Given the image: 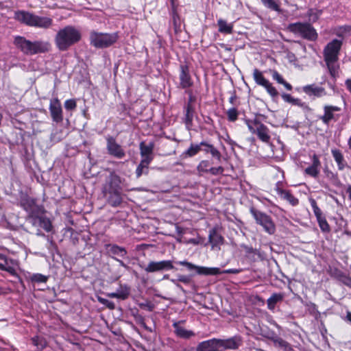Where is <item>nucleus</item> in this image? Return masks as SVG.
<instances>
[{"mask_svg":"<svg viewBox=\"0 0 351 351\" xmlns=\"http://www.w3.org/2000/svg\"><path fill=\"white\" fill-rule=\"evenodd\" d=\"M81 30L73 25H66L58 30L55 36L57 48L62 51L68 50L82 39Z\"/></svg>","mask_w":351,"mask_h":351,"instance_id":"obj_1","label":"nucleus"},{"mask_svg":"<svg viewBox=\"0 0 351 351\" xmlns=\"http://www.w3.org/2000/svg\"><path fill=\"white\" fill-rule=\"evenodd\" d=\"M14 44L24 54L32 56L45 53L50 49V44L43 40L30 41L23 36H16Z\"/></svg>","mask_w":351,"mask_h":351,"instance_id":"obj_2","label":"nucleus"},{"mask_svg":"<svg viewBox=\"0 0 351 351\" xmlns=\"http://www.w3.org/2000/svg\"><path fill=\"white\" fill-rule=\"evenodd\" d=\"M119 38L117 32L108 34L93 30L89 34L90 44L97 49L107 48L115 43Z\"/></svg>","mask_w":351,"mask_h":351,"instance_id":"obj_3","label":"nucleus"},{"mask_svg":"<svg viewBox=\"0 0 351 351\" xmlns=\"http://www.w3.org/2000/svg\"><path fill=\"white\" fill-rule=\"evenodd\" d=\"M287 29L295 35H298L308 41H315L318 37L315 29L308 23L298 22L290 23L287 27Z\"/></svg>","mask_w":351,"mask_h":351,"instance_id":"obj_4","label":"nucleus"},{"mask_svg":"<svg viewBox=\"0 0 351 351\" xmlns=\"http://www.w3.org/2000/svg\"><path fill=\"white\" fill-rule=\"evenodd\" d=\"M178 264L185 266L190 271L195 270L198 274L202 275H219L222 274H237L241 273L243 269H229L221 271L218 267H200L193 265L191 263H189L186 261H178Z\"/></svg>","mask_w":351,"mask_h":351,"instance_id":"obj_5","label":"nucleus"},{"mask_svg":"<svg viewBox=\"0 0 351 351\" xmlns=\"http://www.w3.org/2000/svg\"><path fill=\"white\" fill-rule=\"evenodd\" d=\"M250 213L256 223L261 226L265 232L269 234H274L276 232V225L271 216L262 212L254 206L250 207Z\"/></svg>","mask_w":351,"mask_h":351,"instance_id":"obj_6","label":"nucleus"},{"mask_svg":"<svg viewBox=\"0 0 351 351\" xmlns=\"http://www.w3.org/2000/svg\"><path fill=\"white\" fill-rule=\"evenodd\" d=\"M245 121L249 130L252 134H256L261 141L264 143L269 142L271 138L269 130L266 125L256 119L254 120L246 119Z\"/></svg>","mask_w":351,"mask_h":351,"instance_id":"obj_7","label":"nucleus"},{"mask_svg":"<svg viewBox=\"0 0 351 351\" xmlns=\"http://www.w3.org/2000/svg\"><path fill=\"white\" fill-rule=\"evenodd\" d=\"M19 205L28 213V215L44 213L45 212L43 206L37 204L36 199L29 197L27 195H22L21 196L19 199Z\"/></svg>","mask_w":351,"mask_h":351,"instance_id":"obj_8","label":"nucleus"},{"mask_svg":"<svg viewBox=\"0 0 351 351\" xmlns=\"http://www.w3.org/2000/svg\"><path fill=\"white\" fill-rule=\"evenodd\" d=\"M253 77L255 82L261 86H263L267 93L272 97H276L278 92L275 87L263 76L262 72L257 69H254L253 71Z\"/></svg>","mask_w":351,"mask_h":351,"instance_id":"obj_9","label":"nucleus"},{"mask_svg":"<svg viewBox=\"0 0 351 351\" xmlns=\"http://www.w3.org/2000/svg\"><path fill=\"white\" fill-rule=\"evenodd\" d=\"M106 149L109 155L117 159H122L125 156V150L121 145L117 143L113 136L106 137Z\"/></svg>","mask_w":351,"mask_h":351,"instance_id":"obj_10","label":"nucleus"},{"mask_svg":"<svg viewBox=\"0 0 351 351\" xmlns=\"http://www.w3.org/2000/svg\"><path fill=\"white\" fill-rule=\"evenodd\" d=\"M341 45L342 42L337 39H334L328 43L324 49V60H338Z\"/></svg>","mask_w":351,"mask_h":351,"instance_id":"obj_11","label":"nucleus"},{"mask_svg":"<svg viewBox=\"0 0 351 351\" xmlns=\"http://www.w3.org/2000/svg\"><path fill=\"white\" fill-rule=\"evenodd\" d=\"M173 269H174L173 261L171 260H164L160 261H150L144 269L147 273H154L169 271Z\"/></svg>","mask_w":351,"mask_h":351,"instance_id":"obj_12","label":"nucleus"},{"mask_svg":"<svg viewBox=\"0 0 351 351\" xmlns=\"http://www.w3.org/2000/svg\"><path fill=\"white\" fill-rule=\"evenodd\" d=\"M219 348L224 350H237L243 345V339L239 335H235L228 339H217Z\"/></svg>","mask_w":351,"mask_h":351,"instance_id":"obj_13","label":"nucleus"},{"mask_svg":"<svg viewBox=\"0 0 351 351\" xmlns=\"http://www.w3.org/2000/svg\"><path fill=\"white\" fill-rule=\"evenodd\" d=\"M185 322V320L174 322L172 324L174 329L173 332L176 337L180 339H189L194 337L195 336V333L193 330H187L184 328V324Z\"/></svg>","mask_w":351,"mask_h":351,"instance_id":"obj_14","label":"nucleus"},{"mask_svg":"<svg viewBox=\"0 0 351 351\" xmlns=\"http://www.w3.org/2000/svg\"><path fill=\"white\" fill-rule=\"evenodd\" d=\"M341 108L335 106L326 105L324 107V113L320 117V120L326 125H329L332 121H337L339 119V115L335 114V112H339Z\"/></svg>","mask_w":351,"mask_h":351,"instance_id":"obj_15","label":"nucleus"},{"mask_svg":"<svg viewBox=\"0 0 351 351\" xmlns=\"http://www.w3.org/2000/svg\"><path fill=\"white\" fill-rule=\"evenodd\" d=\"M49 111L52 120L56 123L63 121L62 109L61 104L58 98L50 101Z\"/></svg>","mask_w":351,"mask_h":351,"instance_id":"obj_16","label":"nucleus"},{"mask_svg":"<svg viewBox=\"0 0 351 351\" xmlns=\"http://www.w3.org/2000/svg\"><path fill=\"white\" fill-rule=\"evenodd\" d=\"M311 164L304 169V173L314 178H317L320 173L322 167L319 158L317 155L313 154L311 156Z\"/></svg>","mask_w":351,"mask_h":351,"instance_id":"obj_17","label":"nucleus"},{"mask_svg":"<svg viewBox=\"0 0 351 351\" xmlns=\"http://www.w3.org/2000/svg\"><path fill=\"white\" fill-rule=\"evenodd\" d=\"M121 178L114 173H111L108 177L103 191H121Z\"/></svg>","mask_w":351,"mask_h":351,"instance_id":"obj_18","label":"nucleus"},{"mask_svg":"<svg viewBox=\"0 0 351 351\" xmlns=\"http://www.w3.org/2000/svg\"><path fill=\"white\" fill-rule=\"evenodd\" d=\"M302 90L309 97H322L327 95L325 88L317 85L316 84L304 86L302 88Z\"/></svg>","mask_w":351,"mask_h":351,"instance_id":"obj_19","label":"nucleus"},{"mask_svg":"<svg viewBox=\"0 0 351 351\" xmlns=\"http://www.w3.org/2000/svg\"><path fill=\"white\" fill-rule=\"evenodd\" d=\"M34 13L29 12L28 11L25 10H17L14 12V19L27 26H32L34 17Z\"/></svg>","mask_w":351,"mask_h":351,"instance_id":"obj_20","label":"nucleus"},{"mask_svg":"<svg viewBox=\"0 0 351 351\" xmlns=\"http://www.w3.org/2000/svg\"><path fill=\"white\" fill-rule=\"evenodd\" d=\"M180 84L182 88H190L193 84V82L189 74V67L186 65L180 66Z\"/></svg>","mask_w":351,"mask_h":351,"instance_id":"obj_21","label":"nucleus"},{"mask_svg":"<svg viewBox=\"0 0 351 351\" xmlns=\"http://www.w3.org/2000/svg\"><path fill=\"white\" fill-rule=\"evenodd\" d=\"M108 203L112 207L121 205L123 201L121 191H103Z\"/></svg>","mask_w":351,"mask_h":351,"instance_id":"obj_22","label":"nucleus"},{"mask_svg":"<svg viewBox=\"0 0 351 351\" xmlns=\"http://www.w3.org/2000/svg\"><path fill=\"white\" fill-rule=\"evenodd\" d=\"M130 293V289L127 285H120L115 292L108 293L106 295L110 298H117L121 300H126Z\"/></svg>","mask_w":351,"mask_h":351,"instance_id":"obj_23","label":"nucleus"},{"mask_svg":"<svg viewBox=\"0 0 351 351\" xmlns=\"http://www.w3.org/2000/svg\"><path fill=\"white\" fill-rule=\"evenodd\" d=\"M218 348L217 339L213 338L199 343L197 346L196 351H223Z\"/></svg>","mask_w":351,"mask_h":351,"instance_id":"obj_24","label":"nucleus"},{"mask_svg":"<svg viewBox=\"0 0 351 351\" xmlns=\"http://www.w3.org/2000/svg\"><path fill=\"white\" fill-rule=\"evenodd\" d=\"M53 25V20L46 16H40L34 14V21L32 27L48 29Z\"/></svg>","mask_w":351,"mask_h":351,"instance_id":"obj_25","label":"nucleus"},{"mask_svg":"<svg viewBox=\"0 0 351 351\" xmlns=\"http://www.w3.org/2000/svg\"><path fill=\"white\" fill-rule=\"evenodd\" d=\"M201 148L202 151L205 154H210L213 158H215L218 162H221L222 157L221 154L213 145L209 144L205 141H202Z\"/></svg>","mask_w":351,"mask_h":351,"instance_id":"obj_26","label":"nucleus"},{"mask_svg":"<svg viewBox=\"0 0 351 351\" xmlns=\"http://www.w3.org/2000/svg\"><path fill=\"white\" fill-rule=\"evenodd\" d=\"M223 237L218 233L215 228H213L209 232L208 242L211 244L212 248L222 245L223 243Z\"/></svg>","mask_w":351,"mask_h":351,"instance_id":"obj_27","label":"nucleus"},{"mask_svg":"<svg viewBox=\"0 0 351 351\" xmlns=\"http://www.w3.org/2000/svg\"><path fill=\"white\" fill-rule=\"evenodd\" d=\"M332 157L336 162L338 169L342 171L348 166V163L344 159L343 155L339 149H334L331 150Z\"/></svg>","mask_w":351,"mask_h":351,"instance_id":"obj_28","label":"nucleus"},{"mask_svg":"<svg viewBox=\"0 0 351 351\" xmlns=\"http://www.w3.org/2000/svg\"><path fill=\"white\" fill-rule=\"evenodd\" d=\"M263 5L271 11H275L278 13H282V10L280 8V0H261Z\"/></svg>","mask_w":351,"mask_h":351,"instance_id":"obj_29","label":"nucleus"},{"mask_svg":"<svg viewBox=\"0 0 351 351\" xmlns=\"http://www.w3.org/2000/svg\"><path fill=\"white\" fill-rule=\"evenodd\" d=\"M324 61L327 65L328 71L331 77L333 78H336L339 75V66L338 64V60H328Z\"/></svg>","mask_w":351,"mask_h":351,"instance_id":"obj_30","label":"nucleus"},{"mask_svg":"<svg viewBox=\"0 0 351 351\" xmlns=\"http://www.w3.org/2000/svg\"><path fill=\"white\" fill-rule=\"evenodd\" d=\"M154 143L149 142L146 144L144 141L140 143L139 149L141 156L154 155Z\"/></svg>","mask_w":351,"mask_h":351,"instance_id":"obj_31","label":"nucleus"},{"mask_svg":"<svg viewBox=\"0 0 351 351\" xmlns=\"http://www.w3.org/2000/svg\"><path fill=\"white\" fill-rule=\"evenodd\" d=\"M284 299V294L281 293H273L270 298H269L267 300V308L269 310H274L275 308L276 304L278 302L282 301Z\"/></svg>","mask_w":351,"mask_h":351,"instance_id":"obj_32","label":"nucleus"},{"mask_svg":"<svg viewBox=\"0 0 351 351\" xmlns=\"http://www.w3.org/2000/svg\"><path fill=\"white\" fill-rule=\"evenodd\" d=\"M217 25L219 27L218 31L220 33L230 34L232 33L233 25L228 23L226 21L220 19L217 21Z\"/></svg>","mask_w":351,"mask_h":351,"instance_id":"obj_33","label":"nucleus"},{"mask_svg":"<svg viewBox=\"0 0 351 351\" xmlns=\"http://www.w3.org/2000/svg\"><path fill=\"white\" fill-rule=\"evenodd\" d=\"M171 17L174 32L177 34L181 32L182 21L174 6L172 8Z\"/></svg>","mask_w":351,"mask_h":351,"instance_id":"obj_34","label":"nucleus"},{"mask_svg":"<svg viewBox=\"0 0 351 351\" xmlns=\"http://www.w3.org/2000/svg\"><path fill=\"white\" fill-rule=\"evenodd\" d=\"M107 249L109 253L119 256L122 258L125 257L127 254L126 250L124 247H120L117 245L109 244L107 245Z\"/></svg>","mask_w":351,"mask_h":351,"instance_id":"obj_35","label":"nucleus"},{"mask_svg":"<svg viewBox=\"0 0 351 351\" xmlns=\"http://www.w3.org/2000/svg\"><path fill=\"white\" fill-rule=\"evenodd\" d=\"M43 213H35L27 215V221H28L33 226L40 227L43 217Z\"/></svg>","mask_w":351,"mask_h":351,"instance_id":"obj_36","label":"nucleus"},{"mask_svg":"<svg viewBox=\"0 0 351 351\" xmlns=\"http://www.w3.org/2000/svg\"><path fill=\"white\" fill-rule=\"evenodd\" d=\"M274 340V346L280 348L284 351H293L291 345L285 340H284L283 339H282L281 337H278L277 339Z\"/></svg>","mask_w":351,"mask_h":351,"instance_id":"obj_37","label":"nucleus"},{"mask_svg":"<svg viewBox=\"0 0 351 351\" xmlns=\"http://www.w3.org/2000/svg\"><path fill=\"white\" fill-rule=\"evenodd\" d=\"M281 197L289 202L292 206H296L299 203V200L295 197L289 191L281 190Z\"/></svg>","mask_w":351,"mask_h":351,"instance_id":"obj_38","label":"nucleus"},{"mask_svg":"<svg viewBox=\"0 0 351 351\" xmlns=\"http://www.w3.org/2000/svg\"><path fill=\"white\" fill-rule=\"evenodd\" d=\"M200 151H202L201 143L199 144L191 143L189 149L183 153V155L186 157H193Z\"/></svg>","mask_w":351,"mask_h":351,"instance_id":"obj_39","label":"nucleus"},{"mask_svg":"<svg viewBox=\"0 0 351 351\" xmlns=\"http://www.w3.org/2000/svg\"><path fill=\"white\" fill-rule=\"evenodd\" d=\"M135 173L137 178H139L143 174L147 175L149 173V167L140 162L136 169Z\"/></svg>","mask_w":351,"mask_h":351,"instance_id":"obj_40","label":"nucleus"},{"mask_svg":"<svg viewBox=\"0 0 351 351\" xmlns=\"http://www.w3.org/2000/svg\"><path fill=\"white\" fill-rule=\"evenodd\" d=\"M317 221L322 232H328L330 231V226L328 223L324 216H322L320 218H317Z\"/></svg>","mask_w":351,"mask_h":351,"instance_id":"obj_41","label":"nucleus"},{"mask_svg":"<svg viewBox=\"0 0 351 351\" xmlns=\"http://www.w3.org/2000/svg\"><path fill=\"white\" fill-rule=\"evenodd\" d=\"M210 162L207 160H204L199 163L197 169L199 173H208L210 168Z\"/></svg>","mask_w":351,"mask_h":351,"instance_id":"obj_42","label":"nucleus"},{"mask_svg":"<svg viewBox=\"0 0 351 351\" xmlns=\"http://www.w3.org/2000/svg\"><path fill=\"white\" fill-rule=\"evenodd\" d=\"M309 202L311 203L313 211L316 217V219L320 218L321 217L324 216L321 209L318 207L316 201L313 198H310Z\"/></svg>","mask_w":351,"mask_h":351,"instance_id":"obj_43","label":"nucleus"},{"mask_svg":"<svg viewBox=\"0 0 351 351\" xmlns=\"http://www.w3.org/2000/svg\"><path fill=\"white\" fill-rule=\"evenodd\" d=\"M48 276L41 274H34L31 276L30 279L33 282L42 283L46 282L48 280Z\"/></svg>","mask_w":351,"mask_h":351,"instance_id":"obj_44","label":"nucleus"},{"mask_svg":"<svg viewBox=\"0 0 351 351\" xmlns=\"http://www.w3.org/2000/svg\"><path fill=\"white\" fill-rule=\"evenodd\" d=\"M226 114L229 121L234 122L238 118V111L234 107L230 108Z\"/></svg>","mask_w":351,"mask_h":351,"instance_id":"obj_45","label":"nucleus"},{"mask_svg":"<svg viewBox=\"0 0 351 351\" xmlns=\"http://www.w3.org/2000/svg\"><path fill=\"white\" fill-rule=\"evenodd\" d=\"M40 227L48 232H51L53 228L51 221L45 217H43Z\"/></svg>","mask_w":351,"mask_h":351,"instance_id":"obj_46","label":"nucleus"},{"mask_svg":"<svg viewBox=\"0 0 351 351\" xmlns=\"http://www.w3.org/2000/svg\"><path fill=\"white\" fill-rule=\"evenodd\" d=\"M76 106L77 104L75 99H67L64 102V108L67 110H73Z\"/></svg>","mask_w":351,"mask_h":351,"instance_id":"obj_47","label":"nucleus"},{"mask_svg":"<svg viewBox=\"0 0 351 351\" xmlns=\"http://www.w3.org/2000/svg\"><path fill=\"white\" fill-rule=\"evenodd\" d=\"M193 118V112H186L185 117H184V123L188 128L192 125Z\"/></svg>","mask_w":351,"mask_h":351,"instance_id":"obj_48","label":"nucleus"},{"mask_svg":"<svg viewBox=\"0 0 351 351\" xmlns=\"http://www.w3.org/2000/svg\"><path fill=\"white\" fill-rule=\"evenodd\" d=\"M223 171V168L219 166L218 167H210L209 169L208 173H211L212 175L217 176L219 174H222Z\"/></svg>","mask_w":351,"mask_h":351,"instance_id":"obj_49","label":"nucleus"},{"mask_svg":"<svg viewBox=\"0 0 351 351\" xmlns=\"http://www.w3.org/2000/svg\"><path fill=\"white\" fill-rule=\"evenodd\" d=\"M141 158L142 159L140 162L144 165L149 167V164L154 159V155L141 156Z\"/></svg>","mask_w":351,"mask_h":351,"instance_id":"obj_50","label":"nucleus"},{"mask_svg":"<svg viewBox=\"0 0 351 351\" xmlns=\"http://www.w3.org/2000/svg\"><path fill=\"white\" fill-rule=\"evenodd\" d=\"M340 280L343 285L351 288V277L343 274L340 276Z\"/></svg>","mask_w":351,"mask_h":351,"instance_id":"obj_51","label":"nucleus"},{"mask_svg":"<svg viewBox=\"0 0 351 351\" xmlns=\"http://www.w3.org/2000/svg\"><path fill=\"white\" fill-rule=\"evenodd\" d=\"M272 77L274 80H276L278 83L282 84L285 81L283 77L276 71H274L272 73Z\"/></svg>","mask_w":351,"mask_h":351,"instance_id":"obj_52","label":"nucleus"},{"mask_svg":"<svg viewBox=\"0 0 351 351\" xmlns=\"http://www.w3.org/2000/svg\"><path fill=\"white\" fill-rule=\"evenodd\" d=\"M283 100L287 103L293 104L294 99L291 95L287 93H282L281 95Z\"/></svg>","mask_w":351,"mask_h":351,"instance_id":"obj_53","label":"nucleus"},{"mask_svg":"<svg viewBox=\"0 0 351 351\" xmlns=\"http://www.w3.org/2000/svg\"><path fill=\"white\" fill-rule=\"evenodd\" d=\"M178 280L184 284H189L191 281V278L189 276H187L180 275L178 276Z\"/></svg>","mask_w":351,"mask_h":351,"instance_id":"obj_54","label":"nucleus"},{"mask_svg":"<svg viewBox=\"0 0 351 351\" xmlns=\"http://www.w3.org/2000/svg\"><path fill=\"white\" fill-rule=\"evenodd\" d=\"M46 238H47V240L48 243H49V245H47L48 249L50 250L51 248L55 247L56 244H55L54 241H53V238L51 237H49V236H47Z\"/></svg>","mask_w":351,"mask_h":351,"instance_id":"obj_55","label":"nucleus"},{"mask_svg":"<svg viewBox=\"0 0 351 351\" xmlns=\"http://www.w3.org/2000/svg\"><path fill=\"white\" fill-rule=\"evenodd\" d=\"M265 337L272 341L273 343H274V339H277L278 336L274 332H269L267 335H265Z\"/></svg>","mask_w":351,"mask_h":351,"instance_id":"obj_56","label":"nucleus"},{"mask_svg":"<svg viewBox=\"0 0 351 351\" xmlns=\"http://www.w3.org/2000/svg\"><path fill=\"white\" fill-rule=\"evenodd\" d=\"M186 93L189 94V101H188L187 104H192V103H193L195 101V97L193 95L191 91L189 90V91H186Z\"/></svg>","mask_w":351,"mask_h":351,"instance_id":"obj_57","label":"nucleus"},{"mask_svg":"<svg viewBox=\"0 0 351 351\" xmlns=\"http://www.w3.org/2000/svg\"><path fill=\"white\" fill-rule=\"evenodd\" d=\"M292 104L294 106H298L302 107L304 106V104L303 102H302L301 99L295 98Z\"/></svg>","mask_w":351,"mask_h":351,"instance_id":"obj_58","label":"nucleus"},{"mask_svg":"<svg viewBox=\"0 0 351 351\" xmlns=\"http://www.w3.org/2000/svg\"><path fill=\"white\" fill-rule=\"evenodd\" d=\"M107 308L110 310H113L115 308V304L113 302L108 300L106 304L105 305Z\"/></svg>","mask_w":351,"mask_h":351,"instance_id":"obj_59","label":"nucleus"},{"mask_svg":"<svg viewBox=\"0 0 351 351\" xmlns=\"http://www.w3.org/2000/svg\"><path fill=\"white\" fill-rule=\"evenodd\" d=\"M5 271L9 272L12 275H16V270L12 267H6Z\"/></svg>","mask_w":351,"mask_h":351,"instance_id":"obj_60","label":"nucleus"},{"mask_svg":"<svg viewBox=\"0 0 351 351\" xmlns=\"http://www.w3.org/2000/svg\"><path fill=\"white\" fill-rule=\"evenodd\" d=\"M345 85L349 92L351 93V79H347L345 81Z\"/></svg>","mask_w":351,"mask_h":351,"instance_id":"obj_61","label":"nucleus"},{"mask_svg":"<svg viewBox=\"0 0 351 351\" xmlns=\"http://www.w3.org/2000/svg\"><path fill=\"white\" fill-rule=\"evenodd\" d=\"M185 243L186 244H189V243H191V244H193V245H198L199 244V241L196 239H190L188 241H185Z\"/></svg>","mask_w":351,"mask_h":351,"instance_id":"obj_62","label":"nucleus"},{"mask_svg":"<svg viewBox=\"0 0 351 351\" xmlns=\"http://www.w3.org/2000/svg\"><path fill=\"white\" fill-rule=\"evenodd\" d=\"M185 110H186V112H194L193 107L192 104H187L186 106L185 107Z\"/></svg>","mask_w":351,"mask_h":351,"instance_id":"obj_63","label":"nucleus"},{"mask_svg":"<svg viewBox=\"0 0 351 351\" xmlns=\"http://www.w3.org/2000/svg\"><path fill=\"white\" fill-rule=\"evenodd\" d=\"M176 230L179 235H182L184 234V229L180 226H176Z\"/></svg>","mask_w":351,"mask_h":351,"instance_id":"obj_64","label":"nucleus"}]
</instances>
